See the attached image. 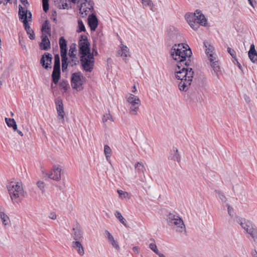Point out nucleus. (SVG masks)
<instances>
[{
	"instance_id": "nucleus-1",
	"label": "nucleus",
	"mask_w": 257,
	"mask_h": 257,
	"mask_svg": "<svg viewBox=\"0 0 257 257\" xmlns=\"http://www.w3.org/2000/svg\"><path fill=\"white\" fill-rule=\"evenodd\" d=\"M192 52L188 45L182 43L175 44L171 50V55L173 59L178 61L175 69V77L180 80L178 86L180 90L187 91L192 81L194 71L188 68L190 62Z\"/></svg>"
},
{
	"instance_id": "nucleus-2",
	"label": "nucleus",
	"mask_w": 257,
	"mask_h": 257,
	"mask_svg": "<svg viewBox=\"0 0 257 257\" xmlns=\"http://www.w3.org/2000/svg\"><path fill=\"white\" fill-rule=\"evenodd\" d=\"M10 197L13 203L18 202V199L24 196V189L21 182H11L7 185Z\"/></svg>"
},
{
	"instance_id": "nucleus-3",
	"label": "nucleus",
	"mask_w": 257,
	"mask_h": 257,
	"mask_svg": "<svg viewBox=\"0 0 257 257\" xmlns=\"http://www.w3.org/2000/svg\"><path fill=\"white\" fill-rule=\"evenodd\" d=\"M167 221L169 226H174V228L177 232L180 233L186 232V227L183 221L178 214L170 213L167 215Z\"/></svg>"
},
{
	"instance_id": "nucleus-4",
	"label": "nucleus",
	"mask_w": 257,
	"mask_h": 257,
	"mask_svg": "<svg viewBox=\"0 0 257 257\" xmlns=\"http://www.w3.org/2000/svg\"><path fill=\"white\" fill-rule=\"evenodd\" d=\"M19 16L20 20L22 21L24 23L25 29L29 35V39L34 40L35 39V35L34 31L29 25L27 21V11L21 5L19 6Z\"/></svg>"
},
{
	"instance_id": "nucleus-5",
	"label": "nucleus",
	"mask_w": 257,
	"mask_h": 257,
	"mask_svg": "<svg viewBox=\"0 0 257 257\" xmlns=\"http://www.w3.org/2000/svg\"><path fill=\"white\" fill-rule=\"evenodd\" d=\"M125 97L130 105V113L132 115H136L141 104V100L138 96L130 93L128 94Z\"/></svg>"
},
{
	"instance_id": "nucleus-6",
	"label": "nucleus",
	"mask_w": 257,
	"mask_h": 257,
	"mask_svg": "<svg viewBox=\"0 0 257 257\" xmlns=\"http://www.w3.org/2000/svg\"><path fill=\"white\" fill-rule=\"evenodd\" d=\"M85 78L81 72L74 73L71 75V86L73 89L80 91L83 89L82 85Z\"/></svg>"
},
{
	"instance_id": "nucleus-7",
	"label": "nucleus",
	"mask_w": 257,
	"mask_h": 257,
	"mask_svg": "<svg viewBox=\"0 0 257 257\" xmlns=\"http://www.w3.org/2000/svg\"><path fill=\"white\" fill-rule=\"evenodd\" d=\"M79 53L82 55L81 58L87 57L91 54L90 53V43L85 36H81L79 41Z\"/></svg>"
},
{
	"instance_id": "nucleus-8",
	"label": "nucleus",
	"mask_w": 257,
	"mask_h": 257,
	"mask_svg": "<svg viewBox=\"0 0 257 257\" xmlns=\"http://www.w3.org/2000/svg\"><path fill=\"white\" fill-rule=\"evenodd\" d=\"M94 56L93 54H89L87 57L81 58V62L83 69L87 72H91L94 65Z\"/></svg>"
},
{
	"instance_id": "nucleus-9",
	"label": "nucleus",
	"mask_w": 257,
	"mask_h": 257,
	"mask_svg": "<svg viewBox=\"0 0 257 257\" xmlns=\"http://www.w3.org/2000/svg\"><path fill=\"white\" fill-rule=\"evenodd\" d=\"M94 3L92 1L85 0V2L81 4L79 9L80 13L83 15L87 16L88 13L93 10Z\"/></svg>"
},
{
	"instance_id": "nucleus-10",
	"label": "nucleus",
	"mask_w": 257,
	"mask_h": 257,
	"mask_svg": "<svg viewBox=\"0 0 257 257\" xmlns=\"http://www.w3.org/2000/svg\"><path fill=\"white\" fill-rule=\"evenodd\" d=\"M52 55L48 53H45L40 59V64L44 68L48 69L52 68Z\"/></svg>"
},
{
	"instance_id": "nucleus-11",
	"label": "nucleus",
	"mask_w": 257,
	"mask_h": 257,
	"mask_svg": "<svg viewBox=\"0 0 257 257\" xmlns=\"http://www.w3.org/2000/svg\"><path fill=\"white\" fill-rule=\"evenodd\" d=\"M194 21H196L197 24L202 26H205L207 24V19L205 17L204 15L202 13L201 11L197 10L194 13Z\"/></svg>"
},
{
	"instance_id": "nucleus-12",
	"label": "nucleus",
	"mask_w": 257,
	"mask_h": 257,
	"mask_svg": "<svg viewBox=\"0 0 257 257\" xmlns=\"http://www.w3.org/2000/svg\"><path fill=\"white\" fill-rule=\"evenodd\" d=\"M62 169L59 166L55 165L53 167L52 172L48 174V177L55 181H59L61 179V172Z\"/></svg>"
},
{
	"instance_id": "nucleus-13",
	"label": "nucleus",
	"mask_w": 257,
	"mask_h": 257,
	"mask_svg": "<svg viewBox=\"0 0 257 257\" xmlns=\"http://www.w3.org/2000/svg\"><path fill=\"white\" fill-rule=\"evenodd\" d=\"M71 236L75 241H81L83 239V232L78 224L72 228Z\"/></svg>"
},
{
	"instance_id": "nucleus-14",
	"label": "nucleus",
	"mask_w": 257,
	"mask_h": 257,
	"mask_svg": "<svg viewBox=\"0 0 257 257\" xmlns=\"http://www.w3.org/2000/svg\"><path fill=\"white\" fill-rule=\"evenodd\" d=\"M56 105V109L58 114L59 119L64 120V111L63 109V105L61 99H57L55 101Z\"/></svg>"
},
{
	"instance_id": "nucleus-15",
	"label": "nucleus",
	"mask_w": 257,
	"mask_h": 257,
	"mask_svg": "<svg viewBox=\"0 0 257 257\" xmlns=\"http://www.w3.org/2000/svg\"><path fill=\"white\" fill-rule=\"evenodd\" d=\"M209 60L210 62L211 67H212L216 76L218 78L219 74L220 72V68L218 61L216 60V57L213 58H210Z\"/></svg>"
},
{
	"instance_id": "nucleus-16",
	"label": "nucleus",
	"mask_w": 257,
	"mask_h": 257,
	"mask_svg": "<svg viewBox=\"0 0 257 257\" xmlns=\"http://www.w3.org/2000/svg\"><path fill=\"white\" fill-rule=\"evenodd\" d=\"M204 46L205 47V53L207 55L208 58H215L216 57L214 53V47L213 46L210 45V44L206 41L204 42Z\"/></svg>"
},
{
	"instance_id": "nucleus-17",
	"label": "nucleus",
	"mask_w": 257,
	"mask_h": 257,
	"mask_svg": "<svg viewBox=\"0 0 257 257\" xmlns=\"http://www.w3.org/2000/svg\"><path fill=\"white\" fill-rule=\"evenodd\" d=\"M105 236L107 238L110 244H111L114 248L117 250L119 249L120 247L118 242L114 239V237L107 230H105Z\"/></svg>"
},
{
	"instance_id": "nucleus-18",
	"label": "nucleus",
	"mask_w": 257,
	"mask_h": 257,
	"mask_svg": "<svg viewBox=\"0 0 257 257\" xmlns=\"http://www.w3.org/2000/svg\"><path fill=\"white\" fill-rule=\"evenodd\" d=\"M40 47L43 50H47L50 48V42L47 35H42V42L40 44Z\"/></svg>"
},
{
	"instance_id": "nucleus-19",
	"label": "nucleus",
	"mask_w": 257,
	"mask_h": 257,
	"mask_svg": "<svg viewBox=\"0 0 257 257\" xmlns=\"http://www.w3.org/2000/svg\"><path fill=\"white\" fill-rule=\"evenodd\" d=\"M118 54L126 62V57L130 56L129 49L126 46L121 44V50L118 51Z\"/></svg>"
},
{
	"instance_id": "nucleus-20",
	"label": "nucleus",
	"mask_w": 257,
	"mask_h": 257,
	"mask_svg": "<svg viewBox=\"0 0 257 257\" xmlns=\"http://www.w3.org/2000/svg\"><path fill=\"white\" fill-rule=\"evenodd\" d=\"M72 246L76 250L77 253L81 256L84 254V248L80 241H73L72 242Z\"/></svg>"
},
{
	"instance_id": "nucleus-21",
	"label": "nucleus",
	"mask_w": 257,
	"mask_h": 257,
	"mask_svg": "<svg viewBox=\"0 0 257 257\" xmlns=\"http://www.w3.org/2000/svg\"><path fill=\"white\" fill-rule=\"evenodd\" d=\"M88 25L91 31H95L98 26V20L95 15H92L88 18Z\"/></svg>"
},
{
	"instance_id": "nucleus-22",
	"label": "nucleus",
	"mask_w": 257,
	"mask_h": 257,
	"mask_svg": "<svg viewBox=\"0 0 257 257\" xmlns=\"http://www.w3.org/2000/svg\"><path fill=\"white\" fill-rule=\"evenodd\" d=\"M237 222L240 224L241 227L246 231L250 227H251L252 223L249 221L246 220L245 219L239 218Z\"/></svg>"
},
{
	"instance_id": "nucleus-23",
	"label": "nucleus",
	"mask_w": 257,
	"mask_h": 257,
	"mask_svg": "<svg viewBox=\"0 0 257 257\" xmlns=\"http://www.w3.org/2000/svg\"><path fill=\"white\" fill-rule=\"evenodd\" d=\"M248 57L250 60L253 63L257 60V53L255 50L253 44L250 46L249 51H248Z\"/></svg>"
},
{
	"instance_id": "nucleus-24",
	"label": "nucleus",
	"mask_w": 257,
	"mask_h": 257,
	"mask_svg": "<svg viewBox=\"0 0 257 257\" xmlns=\"http://www.w3.org/2000/svg\"><path fill=\"white\" fill-rule=\"evenodd\" d=\"M53 82L57 84L60 78V68H53V71L52 74Z\"/></svg>"
},
{
	"instance_id": "nucleus-25",
	"label": "nucleus",
	"mask_w": 257,
	"mask_h": 257,
	"mask_svg": "<svg viewBox=\"0 0 257 257\" xmlns=\"http://www.w3.org/2000/svg\"><path fill=\"white\" fill-rule=\"evenodd\" d=\"M104 153L106 157V160L109 164H111L110 157L112 154V150L107 145L104 146Z\"/></svg>"
},
{
	"instance_id": "nucleus-26",
	"label": "nucleus",
	"mask_w": 257,
	"mask_h": 257,
	"mask_svg": "<svg viewBox=\"0 0 257 257\" xmlns=\"http://www.w3.org/2000/svg\"><path fill=\"white\" fill-rule=\"evenodd\" d=\"M5 121L9 127H12L14 131L17 130V125L14 119L6 117Z\"/></svg>"
},
{
	"instance_id": "nucleus-27",
	"label": "nucleus",
	"mask_w": 257,
	"mask_h": 257,
	"mask_svg": "<svg viewBox=\"0 0 257 257\" xmlns=\"http://www.w3.org/2000/svg\"><path fill=\"white\" fill-rule=\"evenodd\" d=\"M59 45L60 48V52H67V42L63 37H61L59 39Z\"/></svg>"
},
{
	"instance_id": "nucleus-28",
	"label": "nucleus",
	"mask_w": 257,
	"mask_h": 257,
	"mask_svg": "<svg viewBox=\"0 0 257 257\" xmlns=\"http://www.w3.org/2000/svg\"><path fill=\"white\" fill-rule=\"evenodd\" d=\"M246 232L248 233L253 239L257 237V228L255 227L253 224L251 227H250L246 231Z\"/></svg>"
},
{
	"instance_id": "nucleus-29",
	"label": "nucleus",
	"mask_w": 257,
	"mask_h": 257,
	"mask_svg": "<svg viewBox=\"0 0 257 257\" xmlns=\"http://www.w3.org/2000/svg\"><path fill=\"white\" fill-rule=\"evenodd\" d=\"M173 151L174 153L171 157V159L177 162H179L180 161V156L178 153V151L177 149L176 148H173Z\"/></svg>"
},
{
	"instance_id": "nucleus-30",
	"label": "nucleus",
	"mask_w": 257,
	"mask_h": 257,
	"mask_svg": "<svg viewBox=\"0 0 257 257\" xmlns=\"http://www.w3.org/2000/svg\"><path fill=\"white\" fill-rule=\"evenodd\" d=\"M114 215L118 219L121 223H122L125 226H126V221L125 219L123 217L119 211H116L115 212Z\"/></svg>"
},
{
	"instance_id": "nucleus-31",
	"label": "nucleus",
	"mask_w": 257,
	"mask_h": 257,
	"mask_svg": "<svg viewBox=\"0 0 257 257\" xmlns=\"http://www.w3.org/2000/svg\"><path fill=\"white\" fill-rule=\"evenodd\" d=\"M150 241L151 242L149 244V248L156 254L159 251L158 249L155 240L153 238H151Z\"/></svg>"
},
{
	"instance_id": "nucleus-32",
	"label": "nucleus",
	"mask_w": 257,
	"mask_h": 257,
	"mask_svg": "<svg viewBox=\"0 0 257 257\" xmlns=\"http://www.w3.org/2000/svg\"><path fill=\"white\" fill-rule=\"evenodd\" d=\"M42 31L43 33V34H49L50 36V28L49 27V24L48 21H46L43 24Z\"/></svg>"
},
{
	"instance_id": "nucleus-33",
	"label": "nucleus",
	"mask_w": 257,
	"mask_h": 257,
	"mask_svg": "<svg viewBox=\"0 0 257 257\" xmlns=\"http://www.w3.org/2000/svg\"><path fill=\"white\" fill-rule=\"evenodd\" d=\"M0 218L2 220L3 224L6 225L10 222L9 217L3 212H0Z\"/></svg>"
},
{
	"instance_id": "nucleus-34",
	"label": "nucleus",
	"mask_w": 257,
	"mask_h": 257,
	"mask_svg": "<svg viewBox=\"0 0 257 257\" xmlns=\"http://www.w3.org/2000/svg\"><path fill=\"white\" fill-rule=\"evenodd\" d=\"M135 169L137 171L140 173H144L146 170L145 167L144 166L143 164L141 162H138L135 166Z\"/></svg>"
},
{
	"instance_id": "nucleus-35",
	"label": "nucleus",
	"mask_w": 257,
	"mask_h": 257,
	"mask_svg": "<svg viewBox=\"0 0 257 257\" xmlns=\"http://www.w3.org/2000/svg\"><path fill=\"white\" fill-rule=\"evenodd\" d=\"M117 192L119 195V197L121 199L130 198V195L127 192H125L121 190H118Z\"/></svg>"
},
{
	"instance_id": "nucleus-36",
	"label": "nucleus",
	"mask_w": 257,
	"mask_h": 257,
	"mask_svg": "<svg viewBox=\"0 0 257 257\" xmlns=\"http://www.w3.org/2000/svg\"><path fill=\"white\" fill-rule=\"evenodd\" d=\"M54 68H60V57L58 54L54 56Z\"/></svg>"
},
{
	"instance_id": "nucleus-37",
	"label": "nucleus",
	"mask_w": 257,
	"mask_h": 257,
	"mask_svg": "<svg viewBox=\"0 0 257 257\" xmlns=\"http://www.w3.org/2000/svg\"><path fill=\"white\" fill-rule=\"evenodd\" d=\"M76 48L75 45L74 46H71L70 48L69 51V56L71 58H76Z\"/></svg>"
},
{
	"instance_id": "nucleus-38",
	"label": "nucleus",
	"mask_w": 257,
	"mask_h": 257,
	"mask_svg": "<svg viewBox=\"0 0 257 257\" xmlns=\"http://www.w3.org/2000/svg\"><path fill=\"white\" fill-rule=\"evenodd\" d=\"M216 195L217 197L219 198L222 202H225L226 201V197L219 190L215 191Z\"/></svg>"
},
{
	"instance_id": "nucleus-39",
	"label": "nucleus",
	"mask_w": 257,
	"mask_h": 257,
	"mask_svg": "<svg viewBox=\"0 0 257 257\" xmlns=\"http://www.w3.org/2000/svg\"><path fill=\"white\" fill-rule=\"evenodd\" d=\"M78 29L77 30V32L78 33L81 32L85 31V28L83 24V23L82 20H79L78 21Z\"/></svg>"
},
{
	"instance_id": "nucleus-40",
	"label": "nucleus",
	"mask_w": 257,
	"mask_h": 257,
	"mask_svg": "<svg viewBox=\"0 0 257 257\" xmlns=\"http://www.w3.org/2000/svg\"><path fill=\"white\" fill-rule=\"evenodd\" d=\"M169 31L172 32V33H170L169 32L168 33L170 39H174L175 38H177L178 32L176 30H175V29L173 28H170Z\"/></svg>"
},
{
	"instance_id": "nucleus-41",
	"label": "nucleus",
	"mask_w": 257,
	"mask_h": 257,
	"mask_svg": "<svg viewBox=\"0 0 257 257\" xmlns=\"http://www.w3.org/2000/svg\"><path fill=\"white\" fill-rule=\"evenodd\" d=\"M185 19L189 24L194 21V14H186L185 15Z\"/></svg>"
},
{
	"instance_id": "nucleus-42",
	"label": "nucleus",
	"mask_w": 257,
	"mask_h": 257,
	"mask_svg": "<svg viewBox=\"0 0 257 257\" xmlns=\"http://www.w3.org/2000/svg\"><path fill=\"white\" fill-rule=\"evenodd\" d=\"M43 8L45 12H47L49 10V0H42Z\"/></svg>"
},
{
	"instance_id": "nucleus-43",
	"label": "nucleus",
	"mask_w": 257,
	"mask_h": 257,
	"mask_svg": "<svg viewBox=\"0 0 257 257\" xmlns=\"http://www.w3.org/2000/svg\"><path fill=\"white\" fill-rule=\"evenodd\" d=\"M67 52H61V56L62 59V63H66V62L68 61V58L67 57Z\"/></svg>"
},
{
	"instance_id": "nucleus-44",
	"label": "nucleus",
	"mask_w": 257,
	"mask_h": 257,
	"mask_svg": "<svg viewBox=\"0 0 257 257\" xmlns=\"http://www.w3.org/2000/svg\"><path fill=\"white\" fill-rule=\"evenodd\" d=\"M226 206L227 207L228 209V213L229 215L232 218L234 216V210L233 208L231 207L229 205L226 204Z\"/></svg>"
},
{
	"instance_id": "nucleus-45",
	"label": "nucleus",
	"mask_w": 257,
	"mask_h": 257,
	"mask_svg": "<svg viewBox=\"0 0 257 257\" xmlns=\"http://www.w3.org/2000/svg\"><path fill=\"white\" fill-rule=\"evenodd\" d=\"M60 86L65 91L67 90L68 83L66 81H63L60 83Z\"/></svg>"
},
{
	"instance_id": "nucleus-46",
	"label": "nucleus",
	"mask_w": 257,
	"mask_h": 257,
	"mask_svg": "<svg viewBox=\"0 0 257 257\" xmlns=\"http://www.w3.org/2000/svg\"><path fill=\"white\" fill-rule=\"evenodd\" d=\"M108 120H112V117L109 113L104 114L102 118V121L104 123L106 122Z\"/></svg>"
},
{
	"instance_id": "nucleus-47",
	"label": "nucleus",
	"mask_w": 257,
	"mask_h": 257,
	"mask_svg": "<svg viewBox=\"0 0 257 257\" xmlns=\"http://www.w3.org/2000/svg\"><path fill=\"white\" fill-rule=\"evenodd\" d=\"M199 24H197V23L194 21L191 23H190L189 25L190 27L194 30H197L198 28H199Z\"/></svg>"
},
{
	"instance_id": "nucleus-48",
	"label": "nucleus",
	"mask_w": 257,
	"mask_h": 257,
	"mask_svg": "<svg viewBox=\"0 0 257 257\" xmlns=\"http://www.w3.org/2000/svg\"><path fill=\"white\" fill-rule=\"evenodd\" d=\"M227 52L228 53H229V54L232 56L233 58H235L236 52L233 49H232L231 48L228 47L227 48Z\"/></svg>"
},
{
	"instance_id": "nucleus-49",
	"label": "nucleus",
	"mask_w": 257,
	"mask_h": 257,
	"mask_svg": "<svg viewBox=\"0 0 257 257\" xmlns=\"http://www.w3.org/2000/svg\"><path fill=\"white\" fill-rule=\"evenodd\" d=\"M142 3L145 6L151 7L153 6V3L151 0H142Z\"/></svg>"
},
{
	"instance_id": "nucleus-50",
	"label": "nucleus",
	"mask_w": 257,
	"mask_h": 257,
	"mask_svg": "<svg viewBox=\"0 0 257 257\" xmlns=\"http://www.w3.org/2000/svg\"><path fill=\"white\" fill-rule=\"evenodd\" d=\"M78 62V61H77L76 57V58H71V60L68 61L69 65L71 66L76 65Z\"/></svg>"
},
{
	"instance_id": "nucleus-51",
	"label": "nucleus",
	"mask_w": 257,
	"mask_h": 257,
	"mask_svg": "<svg viewBox=\"0 0 257 257\" xmlns=\"http://www.w3.org/2000/svg\"><path fill=\"white\" fill-rule=\"evenodd\" d=\"M37 185L38 187L42 190V192H44V183L42 181H38L37 183Z\"/></svg>"
},
{
	"instance_id": "nucleus-52",
	"label": "nucleus",
	"mask_w": 257,
	"mask_h": 257,
	"mask_svg": "<svg viewBox=\"0 0 257 257\" xmlns=\"http://www.w3.org/2000/svg\"><path fill=\"white\" fill-rule=\"evenodd\" d=\"M68 64H69L68 61L66 62V63H62V69L63 72H64L67 69Z\"/></svg>"
},
{
	"instance_id": "nucleus-53",
	"label": "nucleus",
	"mask_w": 257,
	"mask_h": 257,
	"mask_svg": "<svg viewBox=\"0 0 257 257\" xmlns=\"http://www.w3.org/2000/svg\"><path fill=\"white\" fill-rule=\"evenodd\" d=\"M49 218L53 219V220H55L56 219V217H57V216H56V214L54 212H51L49 216Z\"/></svg>"
},
{
	"instance_id": "nucleus-54",
	"label": "nucleus",
	"mask_w": 257,
	"mask_h": 257,
	"mask_svg": "<svg viewBox=\"0 0 257 257\" xmlns=\"http://www.w3.org/2000/svg\"><path fill=\"white\" fill-rule=\"evenodd\" d=\"M27 11V21H32V15L31 14V13L30 12V11H28V10Z\"/></svg>"
},
{
	"instance_id": "nucleus-55",
	"label": "nucleus",
	"mask_w": 257,
	"mask_h": 257,
	"mask_svg": "<svg viewBox=\"0 0 257 257\" xmlns=\"http://www.w3.org/2000/svg\"><path fill=\"white\" fill-rule=\"evenodd\" d=\"M133 250L137 253H139V248L137 246H134L133 247Z\"/></svg>"
},
{
	"instance_id": "nucleus-56",
	"label": "nucleus",
	"mask_w": 257,
	"mask_h": 257,
	"mask_svg": "<svg viewBox=\"0 0 257 257\" xmlns=\"http://www.w3.org/2000/svg\"><path fill=\"white\" fill-rule=\"evenodd\" d=\"M251 255L252 257H257V251L256 250H253L251 252Z\"/></svg>"
},
{
	"instance_id": "nucleus-57",
	"label": "nucleus",
	"mask_w": 257,
	"mask_h": 257,
	"mask_svg": "<svg viewBox=\"0 0 257 257\" xmlns=\"http://www.w3.org/2000/svg\"><path fill=\"white\" fill-rule=\"evenodd\" d=\"M21 2L24 5L26 6V5L28 4V2H27V0H20Z\"/></svg>"
},
{
	"instance_id": "nucleus-58",
	"label": "nucleus",
	"mask_w": 257,
	"mask_h": 257,
	"mask_svg": "<svg viewBox=\"0 0 257 257\" xmlns=\"http://www.w3.org/2000/svg\"><path fill=\"white\" fill-rule=\"evenodd\" d=\"M156 254H157L159 257H166L164 254L161 253L160 251L158 252Z\"/></svg>"
},
{
	"instance_id": "nucleus-59",
	"label": "nucleus",
	"mask_w": 257,
	"mask_h": 257,
	"mask_svg": "<svg viewBox=\"0 0 257 257\" xmlns=\"http://www.w3.org/2000/svg\"><path fill=\"white\" fill-rule=\"evenodd\" d=\"M62 7H63V8L64 9H67L68 7V4L67 3H65V4H63L62 5Z\"/></svg>"
},
{
	"instance_id": "nucleus-60",
	"label": "nucleus",
	"mask_w": 257,
	"mask_h": 257,
	"mask_svg": "<svg viewBox=\"0 0 257 257\" xmlns=\"http://www.w3.org/2000/svg\"><path fill=\"white\" fill-rule=\"evenodd\" d=\"M16 131H17V133H18V134H19L21 136H22H22H23V133L21 131H20L18 130L17 128V130H16Z\"/></svg>"
},
{
	"instance_id": "nucleus-61",
	"label": "nucleus",
	"mask_w": 257,
	"mask_h": 257,
	"mask_svg": "<svg viewBox=\"0 0 257 257\" xmlns=\"http://www.w3.org/2000/svg\"><path fill=\"white\" fill-rule=\"evenodd\" d=\"M132 91H133L134 93H136V91H137V88H136V87L135 85H134V86H133Z\"/></svg>"
},
{
	"instance_id": "nucleus-62",
	"label": "nucleus",
	"mask_w": 257,
	"mask_h": 257,
	"mask_svg": "<svg viewBox=\"0 0 257 257\" xmlns=\"http://www.w3.org/2000/svg\"><path fill=\"white\" fill-rule=\"evenodd\" d=\"M93 53H95V55L97 54V51L94 48H93V49H92V53L91 54H93Z\"/></svg>"
},
{
	"instance_id": "nucleus-63",
	"label": "nucleus",
	"mask_w": 257,
	"mask_h": 257,
	"mask_svg": "<svg viewBox=\"0 0 257 257\" xmlns=\"http://www.w3.org/2000/svg\"><path fill=\"white\" fill-rule=\"evenodd\" d=\"M20 44H21V46H22V48H23V49H26V45H23V44L21 43V42L20 41Z\"/></svg>"
},
{
	"instance_id": "nucleus-64",
	"label": "nucleus",
	"mask_w": 257,
	"mask_h": 257,
	"mask_svg": "<svg viewBox=\"0 0 257 257\" xmlns=\"http://www.w3.org/2000/svg\"><path fill=\"white\" fill-rule=\"evenodd\" d=\"M253 239V241H254L255 242V244L256 245V246H257V236L256 237H255Z\"/></svg>"
}]
</instances>
